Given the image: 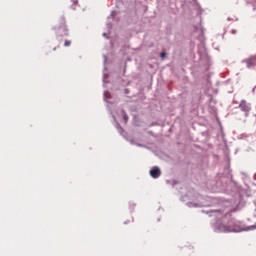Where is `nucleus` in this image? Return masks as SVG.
<instances>
[{
    "label": "nucleus",
    "instance_id": "f257e3e1",
    "mask_svg": "<svg viewBox=\"0 0 256 256\" xmlns=\"http://www.w3.org/2000/svg\"><path fill=\"white\" fill-rule=\"evenodd\" d=\"M218 229L221 233H239L241 231L233 222H230L229 225L222 224Z\"/></svg>",
    "mask_w": 256,
    "mask_h": 256
},
{
    "label": "nucleus",
    "instance_id": "f03ea898",
    "mask_svg": "<svg viewBox=\"0 0 256 256\" xmlns=\"http://www.w3.org/2000/svg\"><path fill=\"white\" fill-rule=\"evenodd\" d=\"M150 175L153 179H159L161 177V169L159 167H154L150 170Z\"/></svg>",
    "mask_w": 256,
    "mask_h": 256
},
{
    "label": "nucleus",
    "instance_id": "7ed1b4c3",
    "mask_svg": "<svg viewBox=\"0 0 256 256\" xmlns=\"http://www.w3.org/2000/svg\"><path fill=\"white\" fill-rule=\"evenodd\" d=\"M239 107L244 113H249V111H251V106H249L245 100L240 102Z\"/></svg>",
    "mask_w": 256,
    "mask_h": 256
},
{
    "label": "nucleus",
    "instance_id": "20e7f679",
    "mask_svg": "<svg viewBox=\"0 0 256 256\" xmlns=\"http://www.w3.org/2000/svg\"><path fill=\"white\" fill-rule=\"evenodd\" d=\"M64 46L65 47H70L71 46V41L66 40L65 43H64Z\"/></svg>",
    "mask_w": 256,
    "mask_h": 256
},
{
    "label": "nucleus",
    "instance_id": "39448f33",
    "mask_svg": "<svg viewBox=\"0 0 256 256\" xmlns=\"http://www.w3.org/2000/svg\"><path fill=\"white\" fill-rule=\"evenodd\" d=\"M160 57H161V59H165L167 57V53L161 52Z\"/></svg>",
    "mask_w": 256,
    "mask_h": 256
},
{
    "label": "nucleus",
    "instance_id": "423d86ee",
    "mask_svg": "<svg viewBox=\"0 0 256 256\" xmlns=\"http://www.w3.org/2000/svg\"><path fill=\"white\" fill-rule=\"evenodd\" d=\"M125 123H127V120L129 119V117L127 116V114H124V117H123Z\"/></svg>",
    "mask_w": 256,
    "mask_h": 256
},
{
    "label": "nucleus",
    "instance_id": "0eeeda50",
    "mask_svg": "<svg viewBox=\"0 0 256 256\" xmlns=\"http://www.w3.org/2000/svg\"><path fill=\"white\" fill-rule=\"evenodd\" d=\"M255 227L254 226H251V229H254Z\"/></svg>",
    "mask_w": 256,
    "mask_h": 256
}]
</instances>
